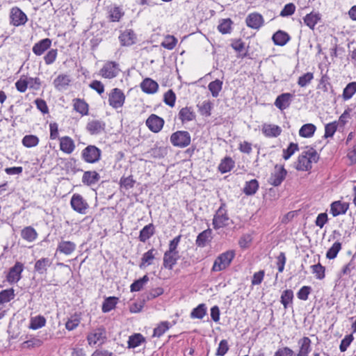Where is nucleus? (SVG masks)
I'll use <instances>...</instances> for the list:
<instances>
[{
	"label": "nucleus",
	"mask_w": 356,
	"mask_h": 356,
	"mask_svg": "<svg viewBox=\"0 0 356 356\" xmlns=\"http://www.w3.org/2000/svg\"><path fill=\"white\" fill-rule=\"evenodd\" d=\"M234 257V250H227L220 254L215 259L211 270L217 272L226 269L229 266Z\"/></svg>",
	"instance_id": "1"
},
{
	"label": "nucleus",
	"mask_w": 356,
	"mask_h": 356,
	"mask_svg": "<svg viewBox=\"0 0 356 356\" xmlns=\"http://www.w3.org/2000/svg\"><path fill=\"white\" fill-rule=\"evenodd\" d=\"M102 150L97 146L89 145L81 151V159L88 163H95L101 159Z\"/></svg>",
	"instance_id": "2"
},
{
	"label": "nucleus",
	"mask_w": 356,
	"mask_h": 356,
	"mask_svg": "<svg viewBox=\"0 0 356 356\" xmlns=\"http://www.w3.org/2000/svg\"><path fill=\"white\" fill-rule=\"evenodd\" d=\"M170 140L173 146L184 148L190 145L191 137L187 131H177L172 134Z\"/></svg>",
	"instance_id": "3"
},
{
	"label": "nucleus",
	"mask_w": 356,
	"mask_h": 356,
	"mask_svg": "<svg viewBox=\"0 0 356 356\" xmlns=\"http://www.w3.org/2000/svg\"><path fill=\"white\" fill-rule=\"evenodd\" d=\"M225 203H221L213 218V227L214 229H218L228 225L229 217L225 209Z\"/></svg>",
	"instance_id": "4"
},
{
	"label": "nucleus",
	"mask_w": 356,
	"mask_h": 356,
	"mask_svg": "<svg viewBox=\"0 0 356 356\" xmlns=\"http://www.w3.org/2000/svg\"><path fill=\"white\" fill-rule=\"evenodd\" d=\"M70 205L74 211L80 214H86L89 208V205L86 200L79 193H74L72 196Z\"/></svg>",
	"instance_id": "5"
},
{
	"label": "nucleus",
	"mask_w": 356,
	"mask_h": 356,
	"mask_svg": "<svg viewBox=\"0 0 356 356\" xmlns=\"http://www.w3.org/2000/svg\"><path fill=\"white\" fill-rule=\"evenodd\" d=\"M287 171L284 168V165H279L278 164H276L275 165V172L271 173L268 179V183L273 186H279L285 179Z\"/></svg>",
	"instance_id": "6"
},
{
	"label": "nucleus",
	"mask_w": 356,
	"mask_h": 356,
	"mask_svg": "<svg viewBox=\"0 0 356 356\" xmlns=\"http://www.w3.org/2000/svg\"><path fill=\"white\" fill-rule=\"evenodd\" d=\"M24 266L19 261H16L15 265L9 269L6 275V280L10 284H15L22 278V273Z\"/></svg>",
	"instance_id": "7"
},
{
	"label": "nucleus",
	"mask_w": 356,
	"mask_h": 356,
	"mask_svg": "<svg viewBox=\"0 0 356 356\" xmlns=\"http://www.w3.org/2000/svg\"><path fill=\"white\" fill-rule=\"evenodd\" d=\"M125 101V95L119 88H113L108 97L109 105L113 108H118L123 106Z\"/></svg>",
	"instance_id": "8"
},
{
	"label": "nucleus",
	"mask_w": 356,
	"mask_h": 356,
	"mask_svg": "<svg viewBox=\"0 0 356 356\" xmlns=\"http://www.w3.org/2000/svg\"><path fill=\"white\" fill-rule=\"evenodd\" d=\"M120 70L119 64L115 61H108L100 70V74L106 79H113L117 76Z\"/></svg>",
	"instance_id": "9"
},
{
	"label": "nucleus",
	"mask_w": 356,
	"mask_h": 356,
	"mask_svg": "<svg viewBox=\"0 0 356 356\" xmlns=\"http://www.w3.org/2000/svg\"><path fill=\"white\" fill-rule=\"evenodd\" d=\"M10 24L15 26L24 25L28 20L26 15L18 7H14L10 10Z\"/></svg>",
	"instance_id": "10"
},
{
	"label": "nucleus",
	"mask_w": 356,
	"mask_h": 356,
	"mask_svg": "<svg viewBox=\"0 0 356 356\" xmlns=\"http://www.w3.org/2000/svg\"><path fill=\"white\" fill-rule=\"evenodd\" d=\"M164 122L162 118L155 114H151L147 119L145 124L151 131L158 133L162 129Z\"/></svg>",
	"instance_id": "11"
},
{
	"label": "nucleus",
	"mask_w": 356,
	"mask_h": 356,
	"mask_svg": "<svg viewBox=\"0 0 356 356\" xmlns=\"http://www.w3.org/2000/svg\"><path fill=\"white\" fill-rule=\"evenodd\" d=\"M106 339V331L104 326H100L92 332L89 333L87 336V340L88 344L92 346L97 343L99 341H102V343H104V340Z\"/></svg>",
	"instance_id": "12"
},
{
	"label": "nucleus",
	"mask_w": 356,
	"mask_h": 356,
	"mask_svg": "<svg viewBox=\"0 0 356 356\" xmlns=\"http://www.w3.org/2000/svg\"><path fill=\"white\" fill-rule=\"evenodd\" d=\"M246 25L253 29H259L264 24L263 16L258 13L249 14L245 19Z\"/></svg>",
	"instance_id": "13"
},
{
	"label": "nucleus",
	"mask_w": 356,
	"mask_h": 356,
	"mask_svg": "<svg viewBox=\"0 0 356 356\" xmlns=\"http://www.w3.org/2000/svg\"><path fill=\"white\" fill-rule=\"evenodd\" d=\"M121 46L129 47L136 43V35L132 29H126L118 37Z\"/></svg>",
	"instance_id": "14"
},
{
	"label": "nucleus",
	"mask_w": 356,
	"mask_h": 356,
	"mask_svg": "<svg viewBox=\"0 0 356 356\" xmlns=\"http://www.w3.org/2000/svg\"><path fill=\"white\" fill-rule=\"evenodd\" d=\"M106 123L99 120H92L89 121L86 125V130L91 135H98L105 131Z\"/></svg>",
	"instance_id": "15"
},
{
	"label": "nucleus",
	"mask_w": 356,
	"mask_h": 356,
	"mask_svg": "<svg viewBox=\"0 0 356 356\" xmlns=\"http://www.w3.org/2000/svg\"><path fill=\"white\" fill-rule=\"evenodd\" d=\"M293 95L289 92L282 93L278 95L275 101V106L280 110L283 111L289 107Z\"/></svg>",
	"instance_id": "16"
},
{
	"label": "nucleus",
	"mask_w": 356,
	"mask_h": 356,
	"mask_svg": "<svg viewBox=\"0 0 356 356\" xmlns=\"http://www.w3.org/2000/svg\"><path fill=\"white\" fill-rule=\"evenodd\" d=\"M349 208L348 202H342L340 200L333 202L330 205V213L334 217L345 214Z\"/></svg>",
	"instance_id": "17"
},
{
	"label": "nucleus",
	"mask_w": 356,
	"mask_h": 356,
	"mask_svg": "<svg viewBox=\"0 0 356 356\" xmlns=\"http://www.w3.org/2000/svg\"><path fill=\"white\" fill-rule=\"evenodd\" d=\"M298 344L300 347L296 356H308L312 350V341L308 337H303L298 340Z\"/></svg>",
	"instance_id": "18"
},
{
	"label": "nucleus",
	"mask_w": 356,
	"mask_h": 356,
	"mask_svg": "<svg viewBox=\"0 0 356 356\" xmlns=\"http://www.w3.org/2000/svg\"><path fill=\"white\" fill-rule=\"evenodd\" d=\"M213 238L212 230L208 228L200 232L195 240V245L200 248L205 247Z\"/></svg>",
	"instance_id": "19"
},
{
	"label": "nucleus",
	"mask_w": 356,
	"mask_h": 356,
	"mask_svg": "<svg viewBox=\"0 0 356 356\" xmlns=\"http://www.w3.org/2000/svg\"><path fill=\"white\" fill-rule=\"evenodd\" d=\"M51 45V40L44 38L35 43L32 48V51L36 56H41L50 48Z\"/></svg>",
	"instance_id": "20"
},
{
	"label": "nucleus",
	"mask_w": 356,
	"mask_h": 356,
	"mask_svg": "<svg viewBox=\"0 0 356 356\" xmlns=\"http://www.w3.org/2000/svg\"><path fill=\"white\" fill-rule=\"evenodd\" d=\"M100 179V175L97 171H86L82 177V183L84 185L90 186L97 184Z\"/></svg>",
	"instance_id": "21"
},
{
	"label": "nucleus",
	"mask_w": 356,
	"mask_h": 356,
	"mask_svg": "<svg viewBox=\"0 0 356 356\" xmlns=\"http://www.w3.org/2000/svg\"><path fill=\"white\" fill-rule=\"evenodd\" d=\"M142 90L147 94H154L159 88L156 81L150 78H145L140 83Z\"/></svg>",
	"instance_id": "22"
},
{
	"label": "nucleus",
	"mask_w": 356,
	"mask_h": 356,
	"mask_svg": "<svg viewBox=\"0 0 356 356\" xmlns=\"http://www.w3.org/2000/svg\"><path fill=\"white\" fill-rule=\"evenodd\" d=\"M304 23L312 30L321 21V15L319 13L311 12L303 17Z\"/></svg>",
	"instance_id": "23"
},
{
	"label": "nucleus",
	"mask_w": 356,
	"mask_h": 356,
	"mask_svg": "<svg viewBox=\"0 0 356 356\" xmlns=\"http://www.w3.org/2000/svg\"><path fill=\"white\" fill-rule=\"evenodd\" d=\"M291 39L290 35L285 31L279 30L272 36V40L277 46L285 45Z\"/></svg>",
	"instance_id": "24"
},
{
	"label": "nucleus",
	"mask_w": 356,
	"mask_h": 356,
	"mask_svg": "<svg viewBox=\"0 0 356 356\" xmlns=\"http://www.w3.org/2000/svg\"><path fill=\"white\" fill-rule=\"evenodd\" d=\"M76 247V245L74 242L70 241H61L58 244L56 252L69 255L75 250Z\"/></svg>",
	"instance_id": "25"
},
{
	"label": "nucleus",
	"mask_w": 356,
	"mask_h": 356,
	"mask_svg": "<svg viewBox=\"0 0 356 356\" xmlns=\"http://www.w3.org/2000/svg\"><path fill=\"white\" fill-rule=\"evenodd\" d=\"M51 260L47 257H43L35 261L34 270L40 275L47 273V268L51 265Z\"/></svg>",
	"instance_id": "26"
},
{
	"label": "nucleus",
	"mask_w": 356,
	"mask_h": 356,
	"mask_svg": "<svg viewBox=\"0 0 356 356\" xmlns=\"http://www.w3.org/2000/svg\"><path fill=\"white\" fill-rule=\"evenodd\" d=\"M75 148L74 140L69 136H64L60 139V149L66 154H71Z\"/></svg>",
	"instance_id": "27"
},
{
	"label": "nucleus",
	"mask_w": 356,
	"mask_h": 356,
	"mask_svg": "<svg viewBox=\"0 0 356 356\" xmlns=\"http://www.w3.org/2000/svg\"><path fill=\"white\" fill-rule=\"evenodd\" d=\"M155 234V227L152 223L145 225L140 231L138 236L140 241L145 243Z\"/></svg>",
	"instance_id": "28"
},
{
	"label": "nucleus",
	"mask_w": 356,
	"mask_h": 356,
	"mask_svg": "<svg viewBox=\"0 0 356 356\" xmlns=\"http://www.w3.org/2000/svg\"><path fill=\"white\" fill-rule=\"evenodd\" d=\"M262 132L266 137H277L281 134L282 129L275 124H265L262 127Z\"/></svg>",
	"instance_id": "29"
},
{
	"label": "nucleus",
	"mask_w": 356,
	"mask_h": 356,
	"mask_svg": "<svg viewBox=\"0 0 356 356\" xmlns=\"http://www.w3.org/2000/svg\"><path fill=\"white\" fill-rule=\"evenodd\" d=\"M74 110L81 114L86 115L88 114L89 106L84 99L75 98L73 99Z\"/></svg>",
	"instance_id": "30"
},
{
	"label": "nucleus",
	"mask_w": 356,
	"mask_h": 356,
	"mask_svg": "<svg viewBox=\"0 0 356 356\" xmlns=\"http://www.w3.org/2000/svg\"><path fill=\"white\" fill-rule=\"evenodd\" d=\"M311 161L308 160L307 156L302 152L298 158L296 168L299 171H308L312 169Z\"/></svg>",
	"instance_id": "31"
},
{
	"label": "nucleus",
	"mask_w": 356,
	"mask_h": 356,
	"mask_svg": "<svg viewBox=\"0 0 356 356\" xmlns=\"http://www.w3.org/2000/svg\"><path fill=\"white\" fill-rule=\"evenodd\" d=\"M156 253L157 250L154 248L145 252L141 258V262L139 265L140 268H143L146 266L152 264Z\"/></svg>",
	"instance_id": "32"
},
{
	"label": "nucleus",
	"mask_w": 356,
	"mask_h": 356,
	"mask_svg": "<svg viewBox=\"0 0 356 356\" xmlns=\"http://www.w3.org/2000/svg\"><path fill=\"white\" fill-rule=\"evenodd\" d=\"M195 116V113L191 107L182 108L179 112V118L182 122L192 121Z\"/></svg>",
	"instance_id": "33"
},
{
	"label": "nucleus",
	"mask_w": 356,
	"mask_h": 356,
	"mask_svg": "<svg viewBox=\"0 0 356 356\" xmlns=\"http://www.w3.org/2000/svg\"><path fill=\"white\" fill-rule=\"evenodd\" d=\"M118 302V298L110 296L106 298L102 303V310L103 313H108L115 309Z\"/></svg>",
	"instance_id": "34"
},
{
	"label": "nucleus",
	"mask_w": 356,
	"mask_h": 356,
	"mask_svg": "<svg viewBox=\"0 0 356 356\" xmlns=\"http://www.w3.org/2000/svg\"><path fill=\"white\" fill-rule=\"evenodd\" d=\"M167 149L165 147L158 146L157 144L154 147L151 148L147 154L153 159H161L167 154Z\"/></svg>",
	"instance_id": "35"
},
{
	"label": "nucleus",
	"mask_w": 356,
	"mask_h": 356,
	"mask_svg": "<svg viewBox=\"0 0 356 356\" xmlns=\"http://www.w3.org/2000/svg\"><path fill=\"white\" fill-rule=\"evenodd\" d=\"M70 83V79L69 76L66 74H59L54 80V87L58 90H61L65 88L67 86H69Z\"/></svg>",
	"instance_id": "36"
},
{
	"label": "nucleus",
	"mask_w": 356,
	"mask_h": 356,
	"mask_svg": "<svg viewBox=\"0 0 356 356\" xmlns=\"http://www.w3.org/2000/svg\"><path fill=\"white\" fill-rule=\"evenodd\" d=\"M258 188L259 182L254 179L245 182L243 191L246 195H253L257 193Z\"/></svg>",
	"instance_id": "37"
},
{
	"label": "nucleus",
	"mask_w": 356,
	"mask_h": 356,
	"mask_svg": "<svg viewBox=\"0 0 356 356\" xmlns=\"http://www.w3.org/2000/svg\"><path fill=\"white\" fill-rule=\"evenodd\" d=\"M145 342V338L140 333H135L129 337L128 348H134Z\"/></svg>",
	"instance_id": "38"
},
{
	"label": "nucleus",
	"mask_w": 356,
	"mask_h": 356,
	"mask_svg": "<svg viewBox=\"0 0 356 356\" xmlns=\"http://www.w3.org/2000/svg\"><path fill=\"white\" fill-rule=\"evenodd\" d=\"M234 167V161L229 156L224 158L218 165V170L221 173H226L232 170Z\"/></svg>",
	"instance_id": "39"
},
{
	"label": "nucleus",
	"mask_w": 356,
	"mask_h": 356,
	"mask_svg": "<svg viewBox=\"0 0 356 356\" xmlns=\"http://www.w3.org/2000/svg\"><path fill=\"white\" fill-rule=\"evenodd\" d=\"M207 311V306L204 303H201L195 307L191 312V318L202 319L206 315Z\"/></svg>",
	"instance_id": "40"
},
{
	"label": "nucleus",
	"mask_w": 356,
	"mask_h": 356,
	"mask_svg": "<svg viewBox=\"0 0 356 356\" xmlns=\"http://www.w3.org/2000/svg\"><path fill=\"white\" fill-rule=\"evenodd\" d=\"M316 129L314 124L308 123L302 125L299 130V135L304 138H310L314 134Z\"/></svg>",
	"instance_id": "41"
},
{
	"label": "nucleus",
	"mask_w": 356,
	"mask_h": 356,
	"mask_svg": "<svg viewBox=\"0 0 356 356\" xmlns=\"http://www.w3.org/2000/svg\"><path fill=\"white\" fill-rule=\"evenodd\" d=\"M21 236L24 239L31 242L37 238L38 234L33 227L29 226L22 230Z\"/></svg>",
	"instance_id": "42"
},
{
	"label": "nucleus",
	"mask_w": 356,
	"mask_h": 356,
	"mask_svg": "<svg viewBox=\"0 0 356 356\" xmlns=\"http://www.w3.org/2000/svg\"><path fill=\"white\" fill-rule=\"evenodd\" d=\"M231 47L236 51L239 53L238 57L243 58L248 56V54L247 51L243 53L245 49V42H243L241 39L233 40L231 44Z\"/></svg>",
	"instance_id": "43"
},
{
	"label": "nucleus",
	"mask_w": 356,
	"mask_h": 356,
	"mask_svg": "<svg viewBox=\"0 0 356 356\" xmlns=\"http://www.w3.org/2000/svg\"><path fill=\"white\" fill-rule=\"evenodd\" d=\"M222 81L219 79H216L210 82L208 85V88L213 97H217L219 92L222 88Z\"/></svg>",
	"instance_id": "44"
},
{
	"label": "nucleus",
	"mask_w": 356,
	"mask_h": 356,
	"mask_svg": "<svg viewBox=\"0 0 356 356\" xmlns=\"http://www.w3.org/2000/svg\"><path fill=\"white\" fill-rule=\"evenodd\" d=\"M15 296V290L13 288L4 289L0 291V305L10 302Z\"/></svg>",
	"instance_id": "45"
},
{
	"label": "nucleus",
	"mask_w": 356,
	"mask_h": 356,
	"mask_svg": "<svg viewBox=\"0 0 356 356\" xmlns=\"http://www.w3.org/2000/svg\"><path fill=\"white\" fill-rule=\"evenodd\" d=\"M149 281V277L145 275L143 277L135 280L130 286L131 292L140 291L144 285Z\"/></svg>",
	"instance_id": "46"
},
{
	"label": "nucleus",
	"mask_w": 356,
	"mask_h": 356,
	"mask_svg": "<svg viewBox=\"0 0 356 356\" xmlns=\"http://www.w3.org/2000/svg\"><path fill=\"white\" fill-rule=\"evenodd\" d=\"M318 88L322 90L324 92H327L329 90L333 92L332 86L330 82V77L327 74H325L322 75L318 85Z\"/></svg>",
	"instance_id": "47"
},
{
	"label": "nucleus",
	"mask_w": 356,
	"mask_h": 356,
	"mask_svg": "<svg viewBox=\"0 0 356 356\" xmlns=\"http://www.w3.org/2000/svg\"><path fill=\"white\" fill-rule=\"evenodd\" d=\"M293 299V292L291 289L284 290L280 298V302L284 306V309H286L289 304L292 303Z\"/></svg>",
	"instance_id": "48"
},
{
	"label": "nucleus",
	"mask_w": 356,
	"mask_h": 356,
	"mask_svg": "<svg viewBox=\"0 0 356 356\" xmlns=\"http://www.w3.org/2000/svg\"><path fill=\"white\" fill-rule=\"evenodd\" d=\"M163 292L164 290L161 287L152 289L149 291L143 294V301H149L150 300L154 299L159 297V296L162 295Z\"/></svg>",
	"instance_id": "49"
},
{
	"label": "nucleus",
	"mask_w": 356,
	"mask_h": 356,
	"mask_svg": "<svg viewBox=\"0 0 356 356\" xmlns=\"http://www.w3.org/2000/svg\"><path fill=\"white\" fill-rule=\"evenodd\" d=\"M356 92V82H350L346 85L343 89L342 97L344 100H348Z\"/></svg>",
	"instance_id": "50"
},
{
	"label": "nucleus",
	"mask_w": 356,
	"mask_h": 356,
	"mask_svg": "<svg viewBox=\"0 0 356 356\" xmlns=\"http://www.w3.org/2000/svg\"><path fill=\"white\" fill-rule=\"evenodd\" d=\"M22 143L26 147L31 148L38 145L39 138L35 135H26L22 138Z\"/></svg>",
	"instance_id": "51"
},
{
	"label": "nucleus",
	"mask_w": 356,
	"mask_h": 356,
	"mask_svg": "<svg viewBox=\"0 0 356 356\" xmlns=\"http://www.w3.org/2000/svg\"><path fill=\"white\" fill-rule=\"evenodd\" d=\"M176 264V258H174L170 252L165 251L163 254V267L166 269L172 270Z\"/></svg>",
	"instance_id": "52"
},
{
	"label": "nucleus",
	"mask_w": 356,
	"mask_h": 356,
	"mask_svg": "<svg viewBox=\"0 0 356 356\" xmlns=\"http://www.w3.org/2000/svg\"><path fill=\"white\" fill-rule=\"evenodd\" d=\"M341 249V243L339 241H336L333 243L331 248L328 249L326 252V257L328 259H334L337 257L339 252Z\"/></svg>",
	"instance_id": "53"
},
{
	"label": "nucleus",
	"mask_w": 356,
	"mask_h": 356,
	"mask_svg": "<svg viewBox=\"0 0 356 356\" xmlns=\"http://www.w3.org/2000/svg\"><path fill=\"white\" fill-rule=\"evenodd\" d=\"M124 15V13L122 8L115 6L110 10L108 17L111 22H119Z\"/></svg>",
	"instance_id": "54"
},
{
	"label": "nucleus",
	"mask_w": 356,
	"mask_h": 356,
	"mask_svg": "<svg viewBox=\"0 0 356 356\" xmlns=\"http://www.w3.org/2000/svg\"><path fill=\"white\" fill-rule=\"evenodd\" d=\"M232 21L229 18L223 19L218 26V30L222 34L229 33L232 30Z\"/></svg>",
	"instance_id": "55"
},
{
	"label": "nucleus",
	"mask_w": 356,
	"mask_h": 356,
	"mask_svg": "<svg viewBox=\"0 0 356 356\" xmlns=\"http://www.w3.org/2000/svg\"><path fill=\"white\" fill-rule=\"evenodd\" d=\"M177 43V39L174 35H167L161 45L165 49L172 50L175 47Z\"/></svg>",
	"instance_id": "56"
},
{
	"label": "nucleus",
	"mask_w": 356,
	"mask_h": 356,
	"mask_svg": "<svg viewBox=\"0 0 356 356\" xmlns=\"http://www.w3.org/2000/svg\"><path fill=\"white\" fill-rule=\"evenodd\" d=\"M136 180L134 179L133 175H129L128 177L122 176L119 184L120 188L129 190L134 186Z\"/></svg>",
	"instance_id": "57"
},
{
	"label": "nucleus",
	"mask_w": 356,
	"mask_h": 356,
	"mask_svg": "<svg viewBox=\"0 0 356 356\" xmlns=\"http://www.w3.org/2000/svg\"><path fill=\"white\" fill-rule=\"evenodd\" d=\"M170 328L168 321L161 322L154 329L153 337H160Z\"/></svg>",
	"instance_id": "58"
},
{
	"label": "nucleus",
	"mask_w": 356,
	"mask_h": 356,
	"mask_svg": "<svg viewBox=\"0 0 356 356\" xmlns=\"http://www.w3.org/2000/svg\"><path fill=\"white\" fill-rule=\"evenodd\" d=\"M311 268L312 269V273L315 275V277L317 280H321L325 278V268L320 263L312 265Z\"/></svg>",
	"instance_id": "59"
},
{
	"label": "nucleus",
	"mask_w": 356,
	"mask_h": 356,
	"mask_svg": "<svg viewBox=\"0 0 356 356\" xmlns=\"http://www.w3.org/2000/svg\"><path fill=\"white\" fill-rule=\"evenodd\" d=\"M299 150L298 143H290L286 149H283L282 157L284 160H288L296 151Z\"/></svg>",
	"instance_id": "60"
},
{
	"label": "nucleus",
	"mask_w": 356,
	"mask_h": 356,
	"mask_svg": "<svg viewBox=\"0 0 356 356\" xmlns=\"http://www.w3.org/2000/svg\"><path fill=\"white\" fill-rule=\"evenodd\" d=\"M46 319L42 316H38L31 321L29 327L32 330H37L45 325Z\"/></svg>",
	"instance_id": "61"
},
{
	"label": "nucleus",
	"mask_w": 356,
	"mask_h": 356,
	"mask_svg": "<svg viewBox=\"0 0 356 356\" xmlns=\"http://www.w3.org/2000/svg\"><path fill=\"white\" fill-rule=\"evenodd\" d=\"M176 101V95L172 89L168 90L163 96V102L170 107L175 106Z\"/></svg>",
	"instance_id": "62"
},
{
	"label": "nucleus",
	"mask_w": 356,
	"mask_h": 356,
	"mask_svg": "<svg viewBox=\"0 0 356 356\" xmlns=\"http://www.w3.org/2000/svg\"><path fill=\"white\" fill-rule=\"evenodd\" d=\"M313 79L314 74L312 72H307L298 78L297 83L300 87L303 88L310 83Z\"/></svg>",
	"instance_id": "63"
},
{
	"label": "nucleus",
	"mask_w": 356,
	"mask_h": 356,
	"mask_svg": "<svg viewBox=\"0 0 356 356\" xmlns=\"http://www.w3.org/2000/svg\"><path fill=\"white\" fill-rule=\"evenodd\" d=\"M199 112L201 115L209 117L211 115L212 104L209 101L203 102L202 105H197Z\"/></svg>",
	"instance_id": "64"
}]
</instances>
